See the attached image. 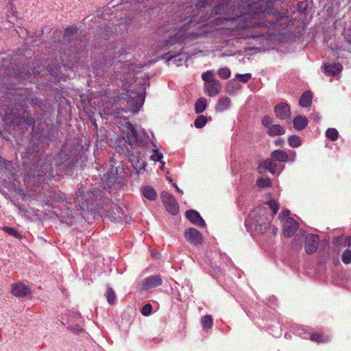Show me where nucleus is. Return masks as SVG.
<instances>
[{
	"mask_svg": "<svg viewBox=\"0 0 351 351\" xmlns=\"http://www.w3.org/2000/svg\"><path fill=\"white\" fill-rule=\"evenodd\" d=\"M51 197L53 202L60 203L58 206L60 211L56 214L58 217L62 222L72 226L76 214V212L73 208L72 203L68 202L65 194L61 192L53 193Z\"/></svg>",
	"mask_w": 351,
	"mask_h": 351,
	"instance_id": "1",
	"label": "nucleus"
},
{
	"mask_svg": "<svg viewBox=\"0 0 351 351\" xmlns=\"http://www.w3.org/2000/svg\"><path fill=\"white\" fill-rule=\"evenodd\" d=\"M265 209L263 207H258L251 210L246 219V226L254 228L255 230L261 234L265 233L270 229V219L263 221Z\"/></svg>",
	"mask_w": 351,
	"mask_h": 351,
	"instance_id": "2",
	"label": "nucleus"
},
{
	"mask_svg": "<svg viewBox=\"0 0 351 351\" xmlns=\"http://www.w3.org/2000/svg\"><path fill=\"white\" fill-rule=\"evenodd\" d=\"M145 88L143 86L133 90L130 89L127 90L130 111L133 113L138 112L140 108L143 106L145 101Z\"/></svg>",
	"mask_w": 351,
	"mask_h": 351,
	"instance_id": "3",
	"label": "nucleus"
},
{
	"mask_svg": "<svg viewBox=\"0 0 351 351\" xmlns=\"http://www.w3.org/2000/svg\"><path fill=\"white\" fill-rule=\"evenodd\" d=\"M86 193H84V189L81 187L77 189L75 194V204H78L81 210H84V207L89 204V199H93L97 196V193L95 191L90 190Z\"/></svg>",
	"mask_w": 351,
	"mask_h": 351,
	"instance_id": "4",
	"label": "nucleus"
},
{
	"mask_svg": "<svg viewBox=\"0 0 351 351\" xmlns=\"http://www.w3.org/2000/svg\"><path fill=\"white\" fill-rule=\"evenodd\" d=\"M12 123L14 125H21V128L27 130L29 128L34 127L36 120L29 112L24 110L21 114L15 117Z\"/></svg>",
	"mask_w": 351,
	"mask_h": 351,
	"instance_id": "5",
	"label": "nucleus"
},
{
	"mask_svg": "<svg viewBox=\"0 0 351 351\" xmlns=\"http://www.w3.org/2000/svg\"><path fill=\"white\" fill-rule=\"evenodd\" d=\"M161 199L167 211L172 215H176L179 211V207L176 199L167 191H162Z\"/></svg>",
	"mask_w": 351,
	"mask_h": 351,
	"instance_id": "6",
	"label": "nucleus"
},
{
	"mask_svg": "<svg viewBox=\"0 0 351 351\" xmlns=\"http://www.w3.org/2000/svg\"><path fill=\"white\" fill-rule=\"evenodd\" d=\"M162 280L159 275H154L144 278L140 283L141 290H148L160 286Z\"/></svg>",
	"mask_w": 351,
	"mask_h": 351,
	"instance_id": "7",
	"label": "nucleus"
},
{
	"mask_svg": "<svg viewBox=\"0 0 351 351\" xmlns=\"http://www.w3.org/2000/svg\"><path fill=\"white\" fill-rule=\"evenodd\" d=\"M85 46V43L83 41H80L77 43H74L71 45L69 49V52L71 53L69 56H73V59L68 60V65H73L74 62H76V60L80 58L82 54L84 53V51L82 49V47Z\"/></svg>",
	"mask_w": 351,
	"mask_h": 351,
	"instance_id": "8",
	"label": "nucleus"
},
{
	"mask_svg": "<svg viewBox=\"0 0 351 351\" xmlns=\"http://www.w3.org/2000/svg\"><path fill=\"white\" fill-rule=\"evenodd\" d=\"M274 112L276 116L282 120L289 119L291 110L289 105L286 102H280L275 106Z\"/></svg>",
	"mask_w": 351,
	"mask_h": 351,
	"instance_id": "9",
	"label": "nucleus"
},
{
	"mask_svg": "<svg viewBox=\"0 0 351 351\" xmlns=\"http://www.w3.org/2000/svg\"><path fill=\"white\" fill-rule=\"evenodd\" d=\"M319 238L317 234H308L306 237L305 250L307 254H311L314 253L318 247Z\"/></svg>",
	"mask_w": 351,
	"mask_h": 351,
	"instance_id": "10",
	"label": "nucleus"
},
{
	"mask_svg": "<svg viewBox=\"0 0 351 351\" xmlns=\"http://www.w3.org/2000/svg\"><path fill=\"white\" fill-rule=\"evenodd\" d=\"M11 293L17 298H24L31 293L30 289L23 283L19 282L12 285Z\"/></svg>",
	"mask_w": 351,
	"mask_h": 351,
	"instance_id": "11",
	"label": "nucleus"
},
{
	"mask_svg": "<svg viewBox=\"0 0 351 351\" xmlns=\"http://www.w3.org/2000/svg\"><path fill=\"white\" fill-rule=\"evenodd\" d=\"M299 228L298 223L291 217H288L284 223L283 234L286 237L293 236Z\"/></svg>",
	"mask_w": 351,
	"mask_h": 351,
	"instance_id": "12",
	"label": "nucleus"
},
{
	"mask_svg": "<svg viewBox=\"0 0 351 351\" xmlns=\"http://www.w3.org/2000/svg\"><path fill=\"white\" fill-rule=\"evenodd\" d=\"M184 236L185 238L193 245H199L202 241V237L200 232L193 228L186 230Z\"/></svg>",
	"mask_w": 351,
	"mask_h": 351,
	"instance_id": "13",
	"label": "nucleus"
},
{
	"mask_svg": "<svg viewBox=\"0 0 351 351\" xmlns=\"http://www.w3.org/2000/svg\"><path fill=\"white\" fill-rule=\"evenodd\" d=\"M186 217L193 224L197 226L204 228L206 226V223L199 213L194 210H189L186 212Z\"/></svg>",
	"mask_w": 351,
	"mask_h": 351,
	"instance_id": "14",
	"label": "nucleus"
},
{
	"mask_svg": "<svg viewBox=\"0 0 351 351\" xmlns=\"http://www.w3.org/2000/svg\"><path fill=\"white\" fill-rule=\"evenodd\" d=\"M205 93L209 97H215L218 95L221 90V82L216 80L209 84H205L204 85Z\"/></svg>",
	"mask_w": 351,
	"mask_h": 351,
	"instance_id": "15",
	"label": "nucleus"
},
{
	"mask_svg": "<svg viewBox=\"0 0 351 351\" xmlns=\"http://www.w3.org/2000/svg\"><path fill=\"white\" fill-rule=\"evenodd\" d=\"M109 217L114 222L123 221V209L118 205H112L108 214Z\"/></svg>",
	"mask_w": 351,
	"mask_h": 351,
	"instance_id": "16",
	"label": "nucleus"
},
{
	"mask_svg": "<svg viewBox=\"0 0 351 351\" xmlns=\"http://www.w3.org/2000/svg\"><path fill=\"white\" fill-rule=\"evenodd\" d=\"M182 49L183 47H181L179 49V52H178L177 54L173 53L172 51H169V56L167 57L168 61H173V63L176 64V66H180L183 62H185L186 61V58L185 56L182 55L181 52Z\"/></svg>",
	"mask_w": 351,
	"mask_h": 351,
	"instance_id": "17",
	"label": "nucleus"
},
{
	"mask_svg": "<svg viewBox=\"0 0 351 351\" xmlns=\"http://www.w3.org/2000/svg\"><path fill=\"white\" fill-rule=\"evenodd\" d=\"M126 129H128L127 132V138L130 143H135L138 141V133L135 130L133 125L129 122L125 123Z\"/></svg>",
	"mask_w": 351,
	"mask_h": 351,
	"instance_id": "18",
	"label": "nucleus"
},
{
	"mask_svg": "<svg viewBox=\"0 0 351 351\" xmlns=\"http://www.w3.org/2000/svg\"><path fill=\"white\" fill-rule=\"evenodd\" d=\"M231 105L230 99L228 97H223L220 98L215 106V110L217 112H223L228 109Z\"/></svg>",
	"mask_w": 351,
	"mask_h": 351,
	"instance_id": "19",
	"label": "nucleus"
},
{
	"mask_svg": "<svg viewBox=\"0 0 351 351\" xmlns=\"http://www.w3.org/2000/svg\"><path fill=\"white\" fill-rule=\"evenodd\" d=\"M293 127L298 131L304 130L308 125V119L305 116H297L293 119Z\"/></svg>",
	"mask_w": 351,
	"mask_h": 351,
	"instance_id": "20",
	"label": "nucleus"
},
{
	"mask_svg": "<svg viewBox=\"0 0 351 351\" xmlns=\"http://www.w3.org/2000/svg\"><path fill=\"white\" fill-rule=\"evenodd\" d=\"M313 95L311 91L306 90L303 93L299 100L300 106L307 108L311 105Z\"/></svg>",
	"mask_w": 351,
	"mask_h": 351,
	"instance_id": "21",
	"label": "nucleus"
},
{
	"mask_svg": "<svg viewBox=\"0 0 351 351\" xmlns=\"http://www.w3.org/2000/svg\"><path fill=\"white\" fill-rule=\"evenodd\" d=\"M324 69L326 73H329L332 75H335L340 73L342 70V66L339 63H333V64H325Z\"/></svg>",
	"mask_w": 351,
	"mask_h": 351,
	"instance_id": "22",
	"label": "nucleus"
},
{
	"mask_svg": "<svg viewBox=\"0 0 351 351\" xmlns=\"http://www.w3.org/2000/svg\"><path fill=\"white\" fill-rule=\"evenodd\" d=\"M271 156L275 161L286 162L289 156L287 153L283 150H275L272 152Z\"/></svg>",
	"mask_w": 351,
	"mask_h": 351,
	"instance_id": "23",
	"label": "nucleus"
},
{
	"mask_svg": "<svg viewBox=\"0 0 351 351\" xmlns=\"http://www.w3.org/2000/svg\"><path fill=\"white\" fill-rule=\"evenodd\" d=\"M143 196L149 200L156 199L157 195L155 190L150 186H145L141 189Z\"/></svg>",
	"mask_w": 351,
	"mask_h": 351,
	"instance_id": "24",
	"label": "nucleus"
},
{
	"mask_svg": "<svg viewBox=\"0 0 351 351\" xmlns=\"http://www.w3.org/2000/svg\"><path fill=\"white\" fill-rule=\"evenodd\" d=\"M285 133V130L279 124H274L271 125L270 128L267 131L268 135L273 136H280L282 135Z\"/></svg>",
	"mask_w": 351,
	"mask_h": 351,
	"instance_id": "25",
	"label": "nucleus"
},
{
	"mask_svg": "<svg viewBox=\"0 0 351 351\" xmlns=\"http://www.w3.org/2000/svg\"><path fill=\"white\" fill-rule=\"evenodd\" d=\"M276 164L275 160L271 158L267 159L259 165V168H263L269 170L271 173H274L276 172Z\"/></svg>",
	"mask_w": 351,
	"mask_h": 351,
	"instance_id": "26",
	"label": "nucleus"
},
{
	"mask_svg": "<svg viewBox=\"0 0 351 351\" xmlns=\"http://www.w3.org/2000/svg\"><path fill=\"white\" fill-rule=\"evenodd\" d=\"M207 108V100L204 97L198 99L195 104V112L197 114L203 112Z\"/></svg>",
	"mask_w": 351,
	"mask_h": 351,
	"instance_id": "27",
	"label": "nucleus"
},
{
	"mask_svg": "<svg viewBox=\"0 0 351 351\" xmlns=\"http://www.w3.org/2000/svg\"><path fill=\"white\" fill-rule=\"evenodd\" d=\"M102 180L104 182H106L109 187H111L117 180V174L112 172H107L104 175Z\"/></svg>",
	"mask_w": 351,
	"mask_h": 351,
	"instance_id": "28",
	"label": "nucleus"
},
{
	"mask_svg": "<svg viewBox=\"0 0 351 351\" xmlns=\"http://www.w3.org/2000/svg\"><path fill=\"white\" fill-rule=\"evenodd\" d=\"M310 339L317 343H325L328 341V337L320 333H312Z\"/></svg>",
	"mask_w": 351,
	"mask_h": 351,
	"instance_id": "29",
	"label": "nucleus"
},
{
	"mask_svg": "<svg viewBox=\"0 0 351 351\" xmlns=\"http://www.w3.org/2000/svg\"><path fill=\"white\" fill-rule=\"evenodd\" d=\"M77 29L73 27H69L65 29L64 34V41H69L71 38H73L74 34H76Z\"/></svg>",
	"mask_w": 351,
	"mask_h": 351,
	"instance_id": "30",
	"label": "nucleus"
},
{
	"mask_svg": "<svg viewBox=\"0 0 351 351\" xmlns=\"http://www.w3.org/2000/svg\"><path fill=\"white\" fill-rule=\"evenodd\" d=\"M202 79L205 82L206 84H209L217 80L215 77V73L212 70H209L203 73L202 74Z\"/></svg>",
	"mask_w": 351,
	"mask_h": 351,
	"instance_id": "31",
	"label": "nucleus"
},
{
	"mask_svg": "<svg viewBox=\"0 0 351 351\" xmlns=\"http://www.w3.org/2000/svg\"><path fill=\"white\" fill-rule=\"evenodd\" d=\"M288 143L291 147H298L302 144L300 138L297 135L290 136L288 138Z\"/></svg>",
	"mask_w": 351,
	"mask_h": 351,
	"instance_id": "32",
	"label": "nucleus"
},
{
	"mask_svg": "<svg viewBox=\"0 0 351 351\" xmlns=\"http://www.w3.org/2000/svg\"><path fill=\"white\" fill-rule=\"evenodd\" d=\"M202 326L206 329H210L213 326V319L210 315H204L202 317Z\"/></svg>",
	"mask_w": 351,
	"mask_h": 351,
	"instance_id": "33",
	"label": "nucleus"
},
{
	"mask_svg": "<svg viewBox=\"0 0 351 351\" xmlns=\"http://www.w3.org/2000/svg\"><path fill=\"white\" fill-rule=\"evenodd\" d=\"M106 298H107L108 302L110 305H112L114 304L115 299H116V294H115V292L114 291V290L112 289V288L109 286L107 287Z\"/></svg>",
	"mask_w": 351,
	"mask_h": 351,
	"instance_id": "34",
	"label": "nucleus"
},
{
	"mask_svg": "<svg viewBox=\"0 0 351 351\" xmlns=\"http://www.w3.org/2000/svg\"><path fill=\"white\" fill-rule=\"evenodd\" d=\"M207 123V117L204 115H199L194 121L196 128H203Z\"/></svg>",
	"mask_w": 351,
	"mask_h": 351,
	"instance_id": "35",
	"label": "nucleus"
},
{
	"mask_svg": "<svg viewBox=\"0 0 351 351\" xmlns=\"http://www.w3.org/2000/svg\"><path fill=\"white\" fill-rule=\"evenodd\" d=\"M326 136L331 140L336 141L339 136V132L335 128H328L326 132Z\"/></svg>",
	"mask_w": 351,
	"mask_h": 351,
	"instance_id": "36",
	"label": "nucleus"
},
{
	"mask_svg": "<svg viewBox=\"0 0 351 351\" xmlns=\"http://www.w3.org/2000/svg\"><path fill=\"white\" fill-rule=\"evenodd\" d=\"M2 230L15 238L21 239L22 237L21 234L17 230L13 228L4 226L3 228H2Z\"/></svg>",
	"mask_w": 351,
	"mask_h": 351,
	"instance_id": "37",
	"label": "nucleus"
},
{
	"mask_svg": "<svg viewBox=\"0 0 351 351\" xmlns=\"http://www.w3.org/2000/svg\"><path fill=\"white\" fill-rule=\"evenodd\" d=\"M218 75L221 78L227 80L231 75V71L228 67H222L218 70Z\"/></svg>",
	"mask_w": 351,
	"mask_h": 351,
	"instance_id": "38",
	"label": "nucleus"
},
{
	"mask_svg": "<svg viewBox=\"0 0 351 351\" xmlns=\"http://www.w3.org/2000/svg\"><path fill=\"white\" fill-rule=\"evenodd\" d=\"M256 185L261 188L269 186L271 181L267 178H259L256 180Z\"/></svg>",
	"mask_w": 351,
	"mask_h": 351,
	"instance_id": "39",
	"label": "nucleus"
},
{
	"mask_svg": "<svg viewBox=\"0 0 351 351\" xmlns=\"http://www.w3.org/2000/svg\"><path fill=\"white\" fill-rule=\"evenodd\" d=\"M267 204L272 210L273 216L275 215L279 210V204L278 202L275 199H271L267 202Z\"/></svg>",
	"mask_w": 351,
	"mask_h": 351,
	"instance_id": "40",
	"label": "nucleus"
},
{
	"mask_svg": "<svg viewBox=\"0 0 351 351\" xmlns=\"http://www.w3.org/2000/svg\"><path fill=\"white\" fill-rule=\"evenodd\" d=\"M341 260L345 264L351 263V251L350 250H346L343 252L341 255Z\"/></svg>",
	"mask_w": 351,
	"mask_h": 351,
	"instance_id": "41",
	"label": "nucleus"
},
{
	"mask_svg": "<svg viewBox=\"0 0 351 351\" xmlns=\"http://www.w3.org/2000/svg\"><path fill=\"white\" fill-rule=\"evenodd\" d=\"M251 76L252 75L250 73L237 74L236 78H237V80H238L239 81H240L241 82L246 83L250 80V79L251 78Z\"/></svg>",
	"mask_w": 351,
	"mask_h": 351,
	"instance_id": "42",
	"label": "nucleus"
},
{
	"mask_svg": "<svg viewBox=\"0 0 351 351\" xmlns=\"http://www.w3.org/2000/svg\"><path fill=\"white\" fill-rule=\"evenodd\" d=\"M163 158L162 154L158 152V149L154 150V154L151 156V159L154 161H159L163 165L165 162H162L161 160Z\"/></svg>",
	"mask_w": 351,
	"mask_h": 351,
	"instance_id": "43",
	"label": "nucleus"
},
{
	"mask_svg": "<svg viewBox=\"0 0 351 351\" xmlns=\"http://www.w3.org/2000/svg\"><path fill=\"white\" fill-rule=\"evenodd\" d=\"M272 121H273V119L269 116H264L262 119L263 125L265 127L268 128V130L270 128L271 125H273Z\"/></svg>",
	"mask_w": 351,
	"mask_h": 351,
	"instance_id": "44",
	"label": "nucleus"
},
{
	"mask_svg": "<svg viewBox=\"0 0 351 351\" xmlns=\"http://www.w3.org/2000/svg\"><path fill=\"white\" fill-rule=\"evenodd\" d=\"M152 306L150 304H146L143 306L141 310V313L145 316H148L151 314Z\"/></svg>",
	"mask_w": 351,
	"mask_h": 351,
	"instance_id": "45",
	"label": "nucleus"
},
{
	"mask_svg": "<svg viewBox=\"0 0 351 351\" xmlns=\"http://www.w3.org/2000/svg\"><path fill=\"white\" fill-rule=\"evenodd\" d=\"M307 9V3L304 1H300L298 4L297 10L298 12L304 14Z\"/></svg>",
	"mask_w": 351,
	"mask_h": 351,
	"instance_id": "46",
	"label": "nucleus"
},
{
	"mask_svg": "<svg viewBox=\"0 0 351 351\" xmlns=\"http://www.w3.org/2000/svg\"><path fill=\"white\" fill-rule=\"evenodd\" d=\"M290 215V211L288 209L283 210L280 214L279 215V217L282 219L288 218V216Z\"/></svg>",
	"mask_w": 351,
	"mask_h": 351,
	"instance_id": "47",
	"label": "nucleus"
},
{
	"mask_svg": "<svg viewBox=\"0 0 351 351\" xmlns=\"http://www.w3.org/2000/svg\"><path fill=\"white\" fill-rule=\"evenodd\" d=\"M3 164L6 171H8L10 172V167H12V162L10 161L3 160Z\"/></svg>",
	"mask_w": 351,
	"mask_h": 351,
	"instance_id": "48",
	"label": "nucleus"
},
{
	"mask_svg": "<svg viewBox=\"0 0 351 351\" xmlns=\"http://www.w3.org/2000/svg\"><path fill=\"white\" fill-rule=\"evenodd\" d=\"M30 75V72L27 71V72H23L20 73L19 77L23 78V79H27Z\"/></svg>",
	"mask_w": 351,
	"mask_h": 351,
	"instance_id": "49",
	"label": "nucleus"
},
{
	"mask_svg": "<svg viewBox=\"0 0 351 351\" xmlns=\"http://www.w3.org/2000/svg\"><path fill=\"white\" fill-rule=\"evenodd\" d=\"M285 143V141L283 138H278L276 141H275V144L278 146H282Z\"/></svg>",
	"mask_w": 351,
	"mask_h": 351,
	"instance_id": "50",
	"label": "nucleus"
},
{
	"mask_svg": "<svg viewBox=\"0 0 351 351\" xmlns=\"http://www.w3.org/2000/svg\"><path fill=\"white\" fill-rule=\"evenodd\" d=\"M120 21H120V23H119V25H123L124 23H127V21H128L126 20V19H125V18H123V16H121V17Z\"/></svg>",
	"mask_w": 351,
	"mask_h": 351,
	"instance_id": "51",
	"label": "nucleus"
},
{
	"mask_svg": "<svg viewBox=\"0 0 351 351\" xmlns=\"http://www.w3.org/2000/svg\"><path fill=\"white\" fill-rule=\"evenodd\" d=\"M174 187L177 189V191H178L179 193H183V192H182V190H180V189L178 187V186H177L176 184H174Z\"/></svg>",
	"mask_w": 351,
	"mask_h": 351,
	"instance_id": "52",
	"label": "nucleus"
},
{
	"mask_svg": "<svg viewBox=\"0 0 351 351\" xmlns=\"http://www.w3.org/2000/svg\"><path fill=\"white\" fill-rule=\"evenodd\" d=\"M277 230H278V229H277L276 228H275V227H272V232H273L274 234H276V232H277Z\"/></svg>",
	"mask_w": 351,
	"mask_h": 351,
	"instance_id": "53",
	"label": "nucleus"
},
{
	"mask_svg": "<svg viewBox=\"0 0 351 351\" xmlns=\"http://www.w3.org/2000/svg\"><path fill=\"white\" fill-rule=\"evenodd\" d=\"M314 120H315V121H319V117L318 116H316V117L314 118Z\"/></svg>",
	"mask_w": 351,
	"mask_h": 351,
	"instance_id": "54",
	"label": "nucleus"
},
{
	"mask_svg": "<svg viewBox=\"0 0 351 351\" xmlns=\"http://www.w3.org/2000/svg\"><path fill=\"white\" fill-rule=\"evenodd\" d=\"M291 153H292V154H293V157H295V152H291Z\"/></svg>",
	"mask_w": 351,
	"mask_h": 351,
	"instance_id": "55",
	"label": "nucleus"
}]
</instances>
